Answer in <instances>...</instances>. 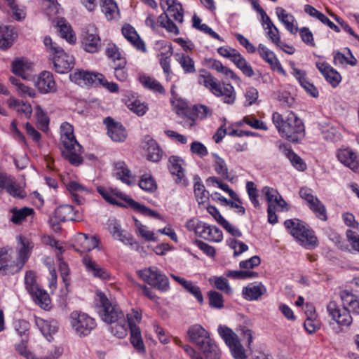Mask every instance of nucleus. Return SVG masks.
Masks as SVG:
<instances>
[{"mask_svg":"<svg viewBox=\"0 0 359 359\" xmlns=\"http://www.w3.org/2000/svg\"><path fill=\"white\" fill-rule=\"evenodd\" d=\"M184 161L178 156H172L168 160V169L172 175L176 176L175 181L184 185L187 184L184 169L182 167Z\"/></svg>","mask_w":359,"mask_h":359,"instance_id":"nucleus-23","label":"nucleus"},{"mask_svg":"<svg viewBox=\"0 0 359 359\" xmlns=\"http://www.w3.org/2000/svg\"><path fill=\"white\" fill-rule=\"evenodd\" d=\"M54 50H55V53L50 57L55 72L59 74L68 73L74 65V57L65 53L62 48L60 49L54 48Z\"/></svg>","mask_w":359,"mask_h":359,"instance_id":"nucleus-12","label":"nucleus"},{"mask_svg":"<svg viewBox=\"0 0 359 359\" xmlns=\"http://www.w3.org/2000/svg\"><path fill=\"white\" fill-rule=\"evenodd\" d=\"M139 187L144 191L153 193L157 189L155 180L150 175H144L139 180Z\"/></svg>","mask_w":359,"mask_h":359,"instance_id":"nucleus-53","label":"nucleus"},{"mask_svg":"<svg viewBox=\"0 0 359 359\" xmlns=\"http://www.w3.org/2000/svg\"><path fill=\"white\" fill-rule=\"evenodd\" d=\"M145 25L152 29H156L158 26L165 28L168 32L175 35L179 34V29L176 25L168 17L166 13H162L156 21L155 17L149 14L145 20Z\"/></svg>","mask_w":359,"mask_h":359,"instance_id":"nucleus-14","label":"nucleus"},{"mask_svg":"<svg viewBox=\"0 0 359 359\" xmlns=\"http://www.w3.org/2000/svg\"><path fill=\"white\" fill-rule=\"evenodd\" d=\"M199 349L203 352L206 359H220L221 351L212 339Z\"/></svg>","mask_w":359,"mask_h":359,"instance_id":"nucleus-43","label":"nucleus"},{"mask_svg":"<svg viewBox=\"0 0 359 359\" xmlns=\"http://www.w3.org/2000/svg\"><path fill=\"white\" fill-rule=\"evenodd\" d=\"M126 60H121L120 62H118L114 67V74L115 77L119 81L123 82L128 79V74L126 69Z\"/></svg>","mask_w":359,"mask_h":359,"instance_id":"nucleus-59","label":"nucleus"},{"mask_svg":"<svg viewBox=\"0 0 359 359\" xmlns=\"http://www.w3.org/2000/svg\"><path fill=\"white\" fill-rule=\"evenodd\" d=\"M100 8L108 20L115 19L119 15V10L114 0H100Z\"/></svg>","mask_w":359,"mask_h":359,"instance_id":"nucleus-38","label":"nucleus"},{"mask_svg":"<svg viewBox=\"0 0 359 359\" xmlns=\"http://www.w3.org/2000/svg\"><path fill=\"white\" fill-rule=\"evenodd\" d=\"M100 73L76 69L69 74L70 80L79 86H97L98 76Z\"/></svg>","mask_w":359,"mask_h":359,"instance_id":"nucleus-15","label":"nucleus"},{"mask_svg":"<svg viewBox=\"0 0 359 359\" xmlns=\"http://www.w3.org/2000/svg\"><path fill=\"white\" fill-rule=\"evenodd\" d=\"M114 175L122 182L131 186L135 184L136 179L123 161H118L114 164Z\"/></svg>","mask_w":359,"mask_h":359,"instance_id":"nucleus-28","label":"nucleus"},{"mask_svg":"<svg viewBox=\"0 0 359 359\" xmlns=\"http://www.w3.org/2000/svg\"><path fill=\"white\" fill-rule=\"evenodd\" d=\"M135 226L137 229L138 233L148 241H154L155 236L153 231L147 229V227L143 225L138 219L134 218Z\"/></svg>","mask_w":359,"mask_h":359,"instance_id":"nucleus-60","label":"nucleus"},{"mask_svg":"<svg viewBox=\"0 0 359 359\" xmlns=\"http://www.w3.org/2000/svg\"><path fill=\"white\" fill-rule=\"evenodd\" d=\"M348 51L351 55V59H348L347 57H346L344 54H342L339 51H337L334 53V64L336 66H338V65L344 66L346 64H348L351 66H354L356 65V63H357L356 59L352 55L350 49L348 48Z\"/></svg>","mask_w":359,"mask_h":359,"instance_id":"nucleus-57","label":"nucleus"},{"mask_svg":"<svg viewBox=\"0 0 359 359\" xmlns=\"http://www.w3.org/2000/svg\"><path fill=\"white\" fill-rule=\"evenodd\" d=\"M339 161L353 172L359 173V160L355 152L348 149L339 150L337 152Z\"/></svg>","mask_w":359,"mask_h":359,"instance_id":"nucleus-25","label":"nucleus"},{"mask_svg":"<svg viewBox=\"0 0 359 359\" xmlns=\"http://www.w3.org/2000/svg\"><path fill=\"white\" fill-rule=\"evenodd\" d=\"M11 67L14 74L25 77V72L31 68V63L24 58H18L13 61Z\"/></svg>","mask_w":359,"mask_h":359,"instance_id":"nucleus-50","label":"nucleus"},{"mask_svg":"<svg viewBox=\"0 0 359 359\" xmlns=\"http://www.w3.org/2000/svg\"><path fill=\"white\" fill-rule=\"evenodd\" d=\"M266 292V287L262 283L257 282L248 285L242 290L243 297L248 301L257 300Z\"/></svg>","mask_w":359,"mask_h":359,"instance_id":"nucleus-29","label":"nucleus"},{"mask_svg":"<svg viewBox=\"0 0 359 359\" xmlns=\"http://www.w3.org/2000/svg\"><path fill=\"white\" fill-rule=\"evenodd\" d=\"M340 298L344 306L351 308L353 313L359 315V297L346 290L341 291Z\"/></svg>","mask_w":359,"mask_h":359,"instance_id":"nucleus-39","label":"nucleus"},{"mask_svg":"<svg viewBox=\"0 0 359 359\" xmlns=\"http://www.w3.org/2000/svg\"><path fill=\"white\" fill-rule=\"evenodd\" d=\"M189 231L210 242L219 243L223 239L222 231L215 226L209 225L198 219H191L186 224Z\"/></svg>","mask_w":359,"mask_h":359,"instance_id":"nucleus-4","label":"nucleus"},{"mask_svg":"<svg viewBox=\"0 0 359 359\" xmlns=\"http://www.w3.org/2000/svg\"><path fill=\"white\" fill-rule=\"evenodd\" d=\"M139 80L142 85L147 90L154 93L165 94V88L156 79L147 75H142L140 76Z\"/></svg>","mask_w":359,"mask_h":359,"instance_id":"nucleus-37","label":"nucleus"},{"mask_svg":"<svg viewBox=\"0 0 359 359\" xmlns=\"http://www.w3.org/2000/svg\"><path fill=\"white\" fill-rule=\"evenodd\" d=\"M291 67L293 71L292 74L298 80L301 86L305 90V91L312 97H317L318 96V90L313 83L308 81L306 77L305 71L295 67L293 62H291Z\"/></svg>","mask_w":359,"mask_h":359,"instance_id":"nucleus-26","label":"nucleus"},{"mask_svg":"<svg viewBox=\"0 0 359 359\" xmlns=\"http://www.w3.org/2000/svg\"><path fill=\"white\" fill-rule=\"evenodd\" d=\"M143 147L147 150V159L153 162H158L162 157V151L158 146L156 142L153 139H149L145 142Z\"/></svg>","mask_w":359,"mask_h":359,"instance_id":"nucleus-42","label":"nucleus"},{"mask_svg":"<svg viewBox=\"0 0 359 359\" xmlns=\"http://www.w3.org/2000/svg\"><path fill=\"white\" fill-rule=\"evenodd\" d=\"M12 217L11 220L15 224L21 223L27 216L34 213V210L30 208H23L19 210H12Z\"/></svg>","mask_w":359,"mask_h":359,"instance_id":"nucleus-55","label":"nucleus"},{"mask_svg":"<svg viewBox=\"0 0 359 359\" xmlns=\"http://www.w3.org/2000/svg\"><path fill=\"white\" fill-rule=\"evenodd\" d=\"M225 276L233 279H247L258 277V273L248 270L227 271Z\"/></svg>","mask_w":359,"mask_h":359,"instance_id":"nucleus-54","label":"nucleus"},{"mask_svg":"<svg viewBox=\"0 0 359 359\" xmlns=\"http://www.w3.org/2000/svg\"><path fill=\"white\" fill-rule=\"evenodd\" d=\"M17 239L18 245L16 262L21 270L31 255L34 243L29 238L21 235Z\"/></svg>","mask_w":359,"mask_h":359,"instance_id":"nucleus-16","label":"nucleus"},{"mask_svg":"<svg viewBox=\"0 0 359 359\" xmlns=\"http://www.w3.org/2000/svg\"><path fill=\"white\" fill-rule=\"evenodd\" d=\"M210 281L213 284V285L217 289L228 294L231 293V287H230L229 282L226 278H224L222 276H215L212 278L210 279Z\"/></svg>","mask_w":359,"mask_h":359,"instance_id":"nucleus-58","label":"nucleus"},{"mask_svg":"<svg viewBox=\"0 0 359 359\" xmlns=\"http://www.w3.org/2000/svg\"><path fill=\"white\" fill-rule=\"evenodd\" d=\"M218 332L229 347L231 354L235 359H247L245 350L241 344L237 335L229 327L219 325Z\"/></svg>","mask_w":359,"mask_h":359,"instance_id":"nucleus-8","label":"nucleus"},{"mask_svg":"<svg viewBox=\"0 0 359 359\" xmlns=\"http://www.w3.org/2000/svg\"><path fill=\"white\" fill-rule=\"evenodd\" d=\"M116 195L126 203V204L123 205L124 207L132 208L133 210L145 216L154 217L156 219L161 218L160 215L157 212L149 209L145 205L135 201L126 194L121 192H117L116 193Z\"/></svg>","mask_w":359,"mask_h":359,"instance_id":"nucleus-18","label":"nucleus"},{"mask_svg":"<svg viewBox=\"0 0 359 359\" xmlns=\"http://www.w3.org/2000/svg\"><path fill=\"white\" fill-rule=\"evenodd\" d=\"M81 46L88 53H97L101 46V39L98 34L97 28L93 24L88 25L82 34Z\"/></svg>","mask_w":359,"mask_h":359,"instance_id":"nucleus-9","label":"nucleus"},{"mask_svg":"<svg viewBox=\"0 0 359 359\" xmlns=\"http://www.w3.org/2000/svg\"><path fill=\"white\" fill-rule=\"evenodd\" d=\"M128 328L130 332L131 344L138 351H143L144 350V346L140 330L139 327L135 324L131 316H128Z\"/></svg>","mask_w":359,"mask_h":359,"instance_id":"nucleus-33","label":"nucleus"},{"mask_svg":"<svg viewBox=\"0 0 359 359\" xmlns=\"http://www.w3.org/2000/svg\"><path fill=\"white\" fill-rule=\"evenodd\" d=\"M257 51L262 58L270 65L271 69L276 71L284 76H287L285 71L273 51L262 43L259 45Z\"/></svg>","mask_w":359,"mask_h":359,"instance_id":"nucleus-19","label":"nucleus"},{"mask_svg":"<svg viewBox=\"0 0 359 359\" xmlns=\"http://www.w3.org/2000/svg\"><path fill=\"white\" fill-rule=\"evenodd\" d=\"M284 225L287 231L295 238L294 232L300 234L302 231L306 233V230L309 228L305 223L298 219H287L284 222Z\"/></svg>","mask_w":359,"mask_h":359,"instance_id":"nucleus-47","label":"nucleus"},{"mask_svg":"<svg viewBox=\"0 0 359 359\" xmlns=\"http://www.w3.org/2000/svg\"><path fill=\"white\" fill-rule=\"evenodd\" d=\"M175 58L185 74H194L196 72L195 62L185 53H176Z\"/></svg>","mask_w":359,"mask_h":359,"instance_id":"nucleus-40","label":"nucleus"},{"mask_svg":"<svg viewBox=\"0 0 359 359\" xmlns=\"http://www.w3.org/2000/svg\"><path fill=\"white\" fill-rule=\"evenodd\" d=\"M211 62V67L217 72L223 74L227 77H230L233 80H239V77L229 68L224 66L222 63L216 60H213Z\"/></svg>","mask_w":359,"mask_h":359,"instance_id":"nucleus-56","label":"nucleus"},{"mask_svg":"<svg viewBox=\"0 0 359 359\" xmlns=\"http://www.w3.org/2000/svg\"><path fill=\"white\" fill-rule=\"evenodd\" d=\"M78 250L81 252L90 251L98 245V240L95 237H88L86 233H80L76 237Z\"/></svg>","mask_w":359,"mask_h":359,"instance_id":"nucleus-35","label":"nucleus"},{"mask_svg":"<svg viewBox=\"0 0 359 359\" xmlns=\"http://www.w3.org/2000/svg\"><path fill=\"white\" fill-rule=\"evenodd\" d=\"M20 271L16 260L13 259L11 254L6 248H0V273L1 275L14 274Z\"/></svg>","mask_w":359,"mask_h":359,"instance_id":"nucleus-17","label":"nucleus"},{"mask_svg":"<svg viewBox=\"0 0 359 359\" xmlns=\"http://www.w3.org/2000/svg\"><path fill=\"white\" fill-rule=\"evenodd\" d=\"M57 26L62 38L65 39L71 44L76 43V37L69 24L66 22L64 19H60L57 22Z\"/></svg>","mask_w":359,"mask_h":359,"instance_id":"nucleus-44","label":"nucleus"},{"mask_svg":"<svg viewBox=\"0 0 359 359\" xmlns=\"http://www.w3.org/2000/svg\"><path fill=\"white\" fill-rule=\"evenodd\" d=\"M246 189L249 196V198L254 206L256 208L259 207V203L257 199L259 195L255 184L252 182H248L246 184Z\"/></svg>","mask_w":359,"mask_h":359,"instance_id":"nucleus-63","label":"nucleus"},{"mask_svg":"<svg viewBox=\"0 0 359 359\" xmlns=\"http://www.w3.org/2000/svg\"><path fill=\"white\" fill-rule=\"evenodd\" d=\"M160 5L164 10L163 13H166L168 18L172 17L179 23L183 22V8L180 2L177 0H161Z\"/></svg>","mask_w":359,"mask_h":359,"instance_id":"nucleus-21","label":"nucleus"},{"mask_svg":"<svg viewBox=\"0 0 359 359\" xmlns=\"http://www.w3.org/2000/svg\"><path fill=\"white\" fill-rule=\"evenodd\" d=\"M36 86L38 90L43 94L53 93L56 91V83L52 73L44 71L41 72L37 81Z\"/></svg>","mask_w":359,"mask_h":359,"instance_id":"nucleus-24","label":"nucleus"},{"mask_svg":"<svg viewBox=\"0 0 359 359\" xmlns=\"http://www.w3.org/2000/svg\"><path fill=\"white\" fill-rule=\"evenodd\" d=\"M285 154L290 160L292 165L297 170L299 171H304L306 169V164L304 163L303 159L297 154H296L292 149H286L285 150Z\"/></svg>","mask_w":359,"mask_h":359,"instance_id":"nucleus-52","label":"nucleus"},{"mask_svg":"<svg viewBox=\"0 0 359 359\" xmlns=\"http://www.w3.org/2000/svg\"><path fill=\"white\" fill-rule=\"evenodd\" d=\"M329 316L340 326L348 327L353 322V318L346 306L341 307L335 301H330L327 305Z\"/></svg>","mask_w":359,"mask_h":359,"instance_id":"nucleus-10","label":"nucleus"},{"mask_svg":"<svg viewBox=\"0 0 359 359\" xmlns=\"http://www.w3.org/2000/svg\"><path fill=\"white\" fill-rule=\"evenodd\" d=\"M34 301L40 306V307L46 309L50 302V299L48 293L41 287H38L36 290L30 293Z\"/></svg>","mask_w":359,"mask_h":359,"instance_id":"nucleus-49","label":"nucleus"},{"mask_svg":"<svg viewBox=\"0 0 359 359\" xmlns=\"http://www.w3.org/2000/svg\"><path fill=\"white\" fill-rule=\"evenodd\" d=\"M187 335L190 341L196 344L198 348L203 347L211 339L209 332L199 324L189 327Z\"/></svg>","mask_w":359,"mask_h":359,"instance_id":"nucleus-20","label":"nucleus"},{"mask_svg":"<svg viewBox=\"0 0 359 359\" xmlns=\"http://www.w3.org/2000/svg\"><path fill=\"white\" fill-rule=\"evenodd\" d=\"M316 67L325 80L332 87H337L341 81V76L334 68L326 62H317Z\"/></svg>","mask_w":359,"mask_h":359,"instance_id":"nucleus-27","label":"nucleus"},{"mask_svg":"<svg viewBox=\"0 0 359 359\" xmlns=\"http://www.w3.org/2000/svg\"><path fill=\"white\" fill-rule=\"evenodd\" d=\"M294 233L295 239L306 248L313 249L318 245V239L314 235V232L309 228L306 230V233L303 231L300 234L296 231Z\"/></svg>","mask_w":359,"mask_h":359,"instance_id":"nucleus-34","label":"nucleus"},{"mask_svg":"<svg viewBox=\"0 0 359 359\" xmlns=\"http://www.w3.org/2000/svg\"><path fill=\"white\" fill-rule=\"evenodd\" d=\"M200 72L198 76V82L200 85L206 88L215 97H221L223 102L228 104H233L235 102L236 93L231 83L219 82L204 69Z\"/></svg>","mask_w":359,"mask_h":359,"instance_id":"nucleus-2","label":"nucleus"},{"mask_svg":"<svg viewBox=\"0 0 359 359\" xmlns=\"http://www.w3.org/2000/svg\"><path fill=\"white\" fill-rule=\"evenodd\" d=\"M13 30L8 26H0V48L6 49L10 47L13 42Z\"/></svg>","mask_w":359,"mask_h":359,"instance_id":"nucleus-51","label":"nucleus"},{"mask_svg":"<svg viewBox=\"0 0 359 359\" xmlns=\"http://www.w3.org/2000/svg\"><path fill=\"white\" fill-rule=\"evenodd\" d=\"M8 105L11 109H13L19 115H24L29 118L32 113V108L30 104L24 102L15 97H11L7 101Z\"/></svg>","mask_w":359,"mask_h":359,"instance_id":"nucleus-36","label":"nucleus"},{"mask_svg":"<svg viewBox=\"0 0 359 359\" xmlns=\"http://www.w3.org/2000/svg\"><path fill=\"white\" fill-rule=\"evenodd\" d=\"M83 263L87 271L94 277L101 280H107L109 278V272L97 264L90 257L85 256L83 258Z\"/></svg>","mask_w":359,"mask_h":359,"instance_id":"nucleus-32","label":"nucleus"},{"mask_svg":"<svg viewBox=\"0 0 359 359\" xmlns=\"http://www.w3.org/2000/svg\"><path fill=\"white\" fill-rule=\"evenodd\" d=\"M55 217L60 222L75 219L74 208L70 205H62L55 210Z\"/></svg>","mask_w":359,"mask_h":359,"instance_id":"nucleus-41","label":"nucleus"},{"mask_svg":"<svg viewBox=\"0 0 359 359\" xmlns=\"http://www.w3.org/2000/svg\"><path fill=\"white\" fill-rule=\"evenodd\" d=\"M212 157L214 158L212 166L216 173L223 179L229 180L230 176L225 161L216 154H212Z\"/></svg>","mask_w":359,"mask_h":359,"instance_id":"nucleus-45","label":"nucleus"},{"mask_svg":"<svg viewBox=\"0 0 359 359\" xmlns=\"http://www.w3.org/2000/svg\"><path fill=\"white\" fill-rule=\"evenodd\" d=\"M122 34L124 37L138 50L146 52L144 42L140 39L134 27L126 25L122 28Z\"/></svg>","mask_w":359,"mask_h":359,"instance_id":"nucleus-30","label":"nucleus"},{"mask_svg":"<svg viewBox=\"0 0 359 359\" xmlns=\"http://www.w3.org/2000/svg\"><path fill=\"white\" fill-rule=\"evenodd\" d=\"M272 121L283 138L292 142H297L304 137V125L302 121L292 111H290L285 115L273 112Z\"/></svg>","mask_w":359,"mask_h":359,"instance_id":"nucleus-1","label":"nucleus"},{"mask_svg":"<svg viewBox=\"0 0 359 359\" xmlns=\"http://www.w3.org/2000/svg\"><path fill=\"white\" fill-rule=\"evenodd\" d=\"M96 297L97 302L102 307L100 316L103 321L111 324L121 320L123 318V313L118 306L112 304L103 292L97 291Z\"/></svg>","mask_w":359,"mask_h":359,"instance_id":"nucleus-5","label":"nucleus"},{"mask_svg":"<svg viewBox=\"0 0 359 359\" xmlns=\"http://www.w3.org/2000/svg\"><path fill=\"white\" fill-rule=\"evenodd\" d=\"M104 123L107 128V134L114 142H123L126 138V132L124 127L118 122L114 121L111 117H107Z\"/></svg>","mask_w":359,"mask_h":359,"instance_id":"nucleus-22","label":"nucleus"},{"mask_svg":"<svg viewBox=\"0 0 359 359\" xmlns=\"http://www.w3.org/2000/svg\"><path fill=\"white\" fill-rule=\"evenodd\" d=\"M276 13L278 20L285 25L286 29L292 34H295L299 29L297 27V22L294 17L286 11L281 8L277 7L276 8Z\"/></svg>","mask_w":359,"mask_h":359,"instance_id":"nucleus-31","label":"nucleus"},{"mask_svg":"<svg viewBox=\"0 0 359 359\" xmlns=\"http://www.w3.org/2000/svg\"><path fill=\"white\" fill-rule=\"evenodd\" d=\"M34 321L36 325L46 337L50 336L51 334L55 333L57 331L55 322H53V324L50 321L38 317H35Z\"/></svg>","mask_w":359,"mask_h":359,"instance_id":"nucleus-46","label":"nucleus"},{"mask_svg":"<svg viewBox=\"0 0 359 359\" xmlns=\"http://www.w3.org/2000/svg\"><path fill=\"white\" fill-rule=\"evenodd\" d=\"M300 197L306 201L307 205L321 220H327V212L323 203L313 194L311 189L302 187L299 190Z\"/></svg>","mask_w":359,"mask_h":359,"instance_id":"nucleus-11","label":"nucleus"},{"mask_svg":"<svg viewBox=\"0 0 359 359\" xmlns=\"http://www.w3.org/2000/svg\"><path fill=\"white\" fill-rule=\"evenodd\" d=\"M235 65L241 70L243 74L248 77H252L254 75V71L252 66L238 52L231 60Z\"/></svg>","mask_w":359,"mask_h":359,"instance_id":"nucleus-48","label":"nucleus"},{"mask_svg":"<svg viewBox=\"0 0 359 359\" xmlns=\"http://www.w3.org/2000/svg\"><path fill=\"white\" fill-rule=\"evenodd\" d=\"M62 156L72 165H79L82 163V147L74 135L73 126L69 123H63L60 127Z\"/></svg>","mask_w":359,"mask_h":359,"instance_id":"nucleus-3","label":"nucleus"},{"mask_svg":"<svg viewBox=\"0 0 359 359\" xmlns=\"http://www.w3.org/2000/svg\"><path fill=\"white\" fill-rule=\"evenodd\" d=\"M208 181L211 182L213 184H216L221 189L227 192L229 196L234 201H238L240 203V199L235 191L229 188V185L226 183H223L219 178L216 177H210Z\"/></svg>","mask_w":359,"mask_h":359,"instance_id":"nucleus-61","label":"nucleus"},{"mask_svg":"<svg viewBox=\"0 0 359 359\" xmlns=\"http://www.w3.org/2000/svg\"><path fill=\"white\" fill-rule=\"evenodd\" d=\"M70 323L75 332L79 336H87L96 327L94 318L87 313L74 311L70 314Z\"/></svg>","mask_w":359,"mask_h":359,"instance_id":"nucleus-7","label":"nucleus"},{"mask_svg":"<svg viewBox=\"0 0 359 359\" xmlns=\"http://www.w3.org/2000/svg\"><path fill=\"white\" fill-rule=\"evenodd\" d=\"M137 273L142 280L161 291L165 292L170 287L167 276L155 266L145 268Z\"/></svg>","mask_w":359,"mask_h":359,"instance_id":"nucleus-6","label":"nucleus"},{"mask_svg":"<svg viewBox=\"0 0 359 359\" xmlns=\"http://www.w3.org/2000/svg\"><path fill=\"white\" fill-rule=\"evenodd\" d=\"M209 304L211 307L222 309L224 306L223 296L217 291L208 292Z\"/></svg>","mask_w":359,"mask_h":359,"instance_id":"nucleus-62","label":"nucleus"},{"mask_svg":"<svg viewBox=\"0 0 359 359\" xmlns=\"http://www.w3.org/2000/svg\"><path fill=\"white\" fill-rule=\"evenodd\" d=\"M4 190L15 198H23L26 196L25 190L16 182L14 177L0 171V192Z\"/></svg>","mask_w":359,"mask_h":359,"instance_id":"nucleus-13","label":"nucleus"},{"mask_svg":"<svg viewBox=\"0 0 359 359\" xmlns=\"http://www.w3.org/2000/svg\"><path fill=\"white\" fill-rule=\"evenodd\" d=\"M25 283L27 290L30 294L33 292L35 290H36L39 287L36 280V276L34 273L32 271H27L25 274Z\"/></svg>","mask_w":359,"mask_h":359,"instance_id":"nucleus-64","label":"nucleus"}]
</instances>
